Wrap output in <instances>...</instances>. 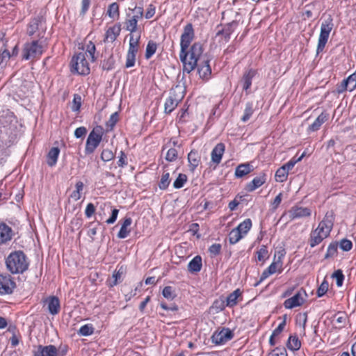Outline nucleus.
Here are the masks:
<instances>
[{
  "instance_id": "obj_30",
  "label": "nucleus",
  "mask_w": 356,
  "mask_h": 356,
  "mask_svg": "<svg viewBox=\"0 0 356 356\" xmlns=\"http://www.w3.org/2000/svg\"><path fill=\"white\" fill-rule=\"evenodd\" d=\"M232 33V26L229 24L227 26L218 31L216 34L217 37L220 38V42L226 44L230 39V35Z\"/></svg>"
},
{
  "instance_id": "obj_56",
  "label": "nucleus",
  "mask_w": 356,
  "mask_h": 356,
  "mask_svg": "<svg viewBox=\"0 0 356 356\" xmlns=\"http://www.w3.org/2000/svg\"><path fill=\"white\" fill-rule=\"evenodd\" d=\"M335 321L339 327H342L345 325L347 321V316L343 313H339L335 316Z\"/></svg>"
},
{
  "instance_id": "obj_63",
  "label": "nucleus",
  "mask_w": 356,
  "mask_h": 356,
  "mask_svg": "<svg viewBox=\"0 0 356 356\" xmlns=\"http://www.w3.org/2000/svg\"><path fill=\"white\" fill-rule=\"evenodd\" d=\"M110 210L111 211V215L110 218L106 220V222L108 225L113 224L116 221L119 213V210L118 209L112 207Z\"/></svg>"
},
{
  "instance_id": "obj_37",
  "label": "nucleus",
  "mask_w": 356,
  "mask_h": 356,
  "mask_svg": "<svg viewBox=\"0 0 356 356\" xmlns=\"http://www.w3.org/2000/svg\"><path fill=\"white\" fill-rule=\"evenodd\" d=\"M107 15L113 19H118L120 16L119 6L117 3H112L107 10Z\"/></svg>"
},
{
  "instance_id": "obj_12",
  "label": "nucleus",
  "mask_w": 356,
  "mask_h": 356,
  "mask_svg": "<svg viewBox=\"0 0 356 356\" xmlns=\"http://www.w3.org/2000/svg\"><path fill=\"white\" fill-rule=\"evenodd\" d=\"M306 296L307 294L305 290H299L293 296L284 301V307L286 309H293L302 305L305 302V297Z\"/></svg>"
},
{
  "instance_id": "obj_54",
  "label": "nucleus",
  "mask_w": 356,
  "mask_h": 356,
  "mask_svg": "<svg viewBox=\"0 0 356 356\" xmlns=\"http://www.w3.org/2000/svg\"><path fill=\"white\" fill-rule=\"evenodd\" d=\"M178 153L177 149H175V148L169 149L165 155V159L169 162H173L176 161Z\"/></svg>"
},
{
  "instance_id": "obj_47",
  "label": "nucleus",
  "mask_w": 356,
  "mask_h": 356,
  "mask_svg": "<svg viewBox=\"0 0 356 356\" xmlns=\"http://www.w3.org/2000/svg\"><path fill=\"white\" fill-rule=\"evenodd\" d=\"M81 97L78 95L75 94L73 97V100L72 102L71 109L74 112H78L80 110V108L81 106Z\"/></svg>"
},
{
  "instance_id": "obj_40",
  "label": "nucleus",
  "mask_w": 356,
  "mask_h": 356,
  "mask_svg": "<svg viewBox=\"0 0 356 356\" xmlns=\"http://www.w3.org/2000/svg\"><path fill=\"white\" fill-rule=\"evenodd\" d=\"M156 49L157 44L152 40L149 41L146 47L145 58L149 59L156 53Z\"/></svg>"
},
{
  "instance_id": "obj_53",
  "label": "nucleus",
  "mask_w": 356,
  "mask_h": 356,
  "mask_svg": "<svg viewBox=\"0 0 356 356\" xmlns=\"http://www.w3.org/2000/svg\"><path fill=\"white\" fill-rule=\"evenodd\" d=\"M328 287V282L324 280L317 289V296L322 297L324 296L327 293Z\"/></svg>"
},
{
  "instance_id": "obj_14",
  "label": "nucleus",
  "mask_w": 356,
  "mask_h": 356,
  "mask_svg": "<svg viewBox=\"0 0 356 356\" xmlns=\"http://www.w3.org/2000/svg\"><path fill=\"white\" fill-rule=\"evenodd\" d=\"M12 228L4 222H0V245L8 244L13 238Z\"/></svg>"
},
{
  "instance_id": "obj_49",
  "label": "nucleus",
  "mask_w": 356,
  "mask_h": 356,
  "mask_svg": "<svg viewBox=\"0 0 356 356\" xmlns=\"http://www.w3.org/2000/svg\"><path fill=\"white\" fill-rule=\"evenodd\" d=\"M332 277L336 279L337 286L340 287L343 285L344 280V275L341 270L339 269L334 272Z\"/></svg>"
},
{
  "instance_id": "obj_35",
  "label": "nucleus",
  "mask_w": 356,
  "mask_h": 356,
  "mask_svg": "<svg viewBox=\"0 0 356 356\" xmlns=\"http://www.w3.org/2000/svg\"><path fill=\"white\" fill-rule=\"evenodd\" d=\"M41 24V20L39 18L33 19L27 28V34L29 36H33L39 29Z\"/></svg>"
},
{
  "instance_id": "obj_39",
  "label": "nucleus",
  "mask_w": 356,
  "mask_h": 356,
  "mask_svg": "<svg viewBox=\"0 0 356 356\" xmlns=\"http://www.w3.org/2000/svg\"><path fill=\"white\" fill-rule=\"evenodd\" d=\"M254 113L253 103L252 102H247L245 104V108L244 110V113L241 117V121L243 122H246L250 120L251 116Z\"/></svg>"
},
{
  "instance_id": "obj_26",
  "label": "nucleus",
  "mask_w": 356,
  "mask_h": 356,
  "mask_svg": "<svg viewBox=\"0 0 356 356\" xmlns=\"http://www.w3.org/2000/svg\"><path fill=\"white\" fill-rule=\"evenodd\" d=\"M202 266V257L199 255L195 256L188 264V270L192 273H197L201 270Z\"/></svg>"
},
{
  "instance_id": "obj_45",
  "label": "nucleus",
  "mask_w": 356,
  "mask_h": 356,
  "mask_svg": "<svg viewBox=\"0 0 356 356\" xmlns=\"http://www.w3.org/2000/svg\"><path fill=\"white\" fill-rule=\"evenodd\" d=\"M170 183L169 172H163L159 184V187L161 190H165Z\"/></svg>"
},
{
  "instance_id": "obj_16",
  "label": "nucleus",
  "mask_w": 356,
  "mask_h": 356,
  "mask_svg": "<svg viewBox=\"0 0 356 356\" xmlns=\"http://www.w3.org/2000/svg\"><path fill=\"white\" fill-rule=\"evenodd\" d=\"M197 72L200 77L204 80H209L211 75V69L208 59L202 60L197 65Z\"/></svg>"
},
{
  "instance_id": "obj_58",
  "label": "nucleus",
  "mask_w": 356,
  "mask_h": 356,
  "mask_svg": "<svg viewBox=\"0 0 356 356\" xmlns=\"http://www.w3.org/2000/svg\"><path fill=\"white\" fill-rule=\"evenodd\" d=\"M267 356H288L284 348H275Z\"/></svg>"
},
{
  "instance_id": "obj_43",
  "label": "nucleus",
  "mask_w": 356,
  "mask_h": 356,
  "mask_svg": "<svg viewBox=\"0 0 356 356\" xmlns=\"http://www.w3.org/2000/svg\"><path fill=\"white\" fill-rule=\"evenodd\" d=\"M94 332V327L91 324H86L80 327L78 331V334L80 336H90Z\"/></svg>"
},
{
  "instance_id": "obj_3",
  "label": "nucleus",
  "mask_w": 356,
  "mask_h": 356,
  "mask_svg": "<svg viewBox=\"0 0 356 356\" xmlns=\"http://www.w3.org/2000/svg\"><path fill=\"white\" fill-rule=\"evenodd\" d=\"M6 266L12 274L23 273L29 267L25 254L21 251H14L6 258Z\"/></svg>"
},
{
  "instance_id": "obj_64",
  "label": "nucleus",
  "mask_w": 356,
  "mask_h": 356,
  "mask_svg": "<svg viewBox=\"0 0 356 356\" xmlns=\"http://www.w3.org/2000/svg\"><path fill=\"white\" fill-rule=\"evenodd\" d=\"M339 246L343 251H349L353 247V243L350 240L343 239L341 241Z\"/></svg>"
},
{
  "instance_id": "obj_42",
  "label": "nucleus",
  "mask_w": 356,
  "mask_h": 356,
  "mask_svg": "<svg viewBox=\"0 0 356 356\" xmlns=\"http://www.w3.org/2000/svg\"><path fill=\"white\" fill-rule=\"evenodd\" d=\"M289 172L285 170L284 168L281 166L275 172V180L277 182H284L287 179Z\"/></svg>"
},
{
  "instance_id": "obj_33",
  "label": "nucleus",
  "mask_w": 356,
  "mask_h": 356,
  "mask_svg": "<svg viewBox=\"0 0 356 356\" xmlns=\"http://www.w3.org/2000/svg\"><path fill=\"white\" fill-rule=\"evenodd\" d=\"M282 257H278V259L277 261H273L266 269L268 270V273L271 275L275 273L277 271L279 273H281L282 270Z\"/></svg>"
},
{
  "instance_id": "obj_6",
  "label": "nucleus",
  "mask_w": 356,
  "mask_h": 356,
  "mask_svg": "<svg viewBox=\"0 0 356 356\" xmlns=\"http://www.w3.org/2000/svg\"><path fill=\"white\" fill-rule=\"evenodd\" d=\"M184 97V90L181 86H176L172 88L164 104V112L167 114L172 112Z\"/></svg>"
},
{
  "instance_id": "obj_60",
  "label": "nucleus",
  "mask_w": 356,
  "mask_h": 356,
  "mask_svg": "<svg viewBox=\"0 0 356 356\" xmlns=\"http://www.w3.org/2000/svg\"><path fill=\"white\" fill-rule=\"evenodd\" d=\"M93 225V222H90L88 227L89 229L88 231L87 235L91 238L92 241L95 240V236L97 233L98 226L99 225V223L98 222L97 225L95 227H92Z\"/></svg>"
},
{
  "instance_id": "obj_13",
  "label": "nucleus",
  "mask_w": 356,
  "mask_h": 356,
  "mask_svg": "<svg viewBox=\"0 0 356 356\" xmlns=\"http://www.w3.org/2000/svg\"><path fill=\"white\" fill-rule=\"evenodd\" d=\"M291 220L309 217L312 215V210L307 207L293 206L289 211Z\"/></svg>"
},
{
  "instance_id": "obj_9",
  "label": "nucleus",
  "mask_w": 356,
  "mask_h": 356,
  "mask_svg": "<svg viewBox=\"0 0 356 356\" xmlns=\"http://www.w3.org/2000/svg\"><path fill=\"white\" fill-rule=\"evenodd\" d=\"M194 38V29L191 24H186L181 35L180 47L181 53L187 50Z\"/></svg>"
},
{
  "instance_id": "obj_41",
  "label": "nucleus",
  "mask_w": 356,
  "mask_h": 356,
  "mask_svg": "<svg viewBox=\"0 0 356 356\" xmlns=\"http://www.w3.org/2000/svg\"><path fill=\"white\" fill-rule=\"evenodd\" d=\"M96 51V47L95 44L90 41L86 47V51L84 52H87V57L88 60H90L91 62H94L96 60V58L95 56V53Z\"/></svg>"
},
{
  "instance_id": "obj_5",
  "label": "nucleus",
  "mask_w": 356,
  "mask_h": 356,
  "mask_svg": "<svg viewBox=\"0 0 356 356\" xmlns=\"http://www.w3.org/2000/svg\"><path fill=\"white\" fill-rule=\"evenodd\" d=\"M104 134L103 128L96 126L90 132L86 142L85 154L90 155L94 153L102 140Z\"/></svg>"
},
{
  "instance_id": "obj_36",
  "label": "nucleus",
  "mask_w": 356,
  "mask_h": 356,
  "mask_svg": "<svg viewBox=\"0 0 356 356\" xmlns=\"http://www.w3.org/2000/svg\"><path fill=\"white\" fill-rule=\"evenodd\" d=\"M138 21V20L133 16L129 19H127L124 22L125 29L129 31L131 34H133L137 30Z\"/></svg>"
},
{
  "instance_id": "obj_57",
  "label": "nucleus",
  "mask_w": 356,
  "mask_h": 356,
  "mask_svg": "<svg viewBox=\"0 0 356 356\" xmlns=\"http://www.w3.org/2000/svg\"><path fill=\"white\" fill-rule=\"evenodd\" d=\"M162 294L165 298L168 300H172L175 296L174 294L172 287L170 286L164 287V289H163Z\"/></svg>"
},
{
  "instance_id": "obj_59",
  "label": "nucleus",
  "mask_w": 356,
  "mask_h": 356,
  "mask_svg": "<svg viewBox=\"0 0 356 356\" xmlns=\"http://www.w3.org/2000/svg\"><path fill=\"white\" fill-rule=\"evenodd\" d=\"M221 248L222 246L220 243H214L209 247V252L212 257H215L220 254Z\"/></svg>"
},
{
  "instance_id": "obj_24",
  "label": "nucleus",
  "mask_w": 356,
  "mask_h": 356,
  "mask_svg": "<svg viewBox=\"0 0 356 356\" xmlns=\"http://www.w3.org/2000/svg\"><path fill=\"white\" fill-rule=\"evenodd\" d=\"M188 161L189 163V169L193 172L200 163V156L197 152L193 150L191 151L188 154Z\"/></svg>"
},
{
  "instance_id": "obj_51",
  "label": "nucleus",
  "mask_w": 356,
  "mask_h": 356,
  "mask_svg": "<svg viewBox=\"0 0 356 356\" xmlns=\"http://www.w3.org/2000/svg\"><path fill=\"white\" fill-rule=\"evenodd\" d=\"M122 274V268L121 267L118 271H115L112 276V280L109 282L110 286H115L121 279Z\"/></svg>"
},
{
  "instance_id": "obj_32",
  "label": "nucleus",
  "mask_w": 356,
  "mask_h": 356,
  "mask_svg": "<svg viewBox=\"0 0 356 356\" xmlns=\"http://www.w3.org/2000/svg\"><path fill=\"white\" fill-rule=\"evenodd\" d=\"M342 86L343 90L353 91L356 88V72L350 75L346 79L343 80Z\"/></svg>"
},
{
  "instance_id": "obj_46",
  "label": "nucleus",
  "mask_w": 356,
  "mask_h": 356,
  "mask_svg": "<svg viewBox=\"0 0 356 356\" xmlns=\"http://www.w3.org/2000/svg\"><path fill=\"white\" fill-rule=\"evenodd\" d=\"M187 181V176L180 173L173 183V187L179 189L182 188Z\"/></svg>"
},
{
  "instance_id": "obj_18",
  "label": "nucleus",
  "mask_w": 356,
  "mask_h": 356,
  "mask_svg": "<svg viewBox=\"0 0 356 356\" xmlns=\"http://www.w3.org/2000/svg\"><path fill=\"white\" fill-rule=\"evenodd\" d=\"M225 146L223 143H218L211 151V161L216 165L219 164L225 152Z\"/></svg>"
},
{
  "instance_id": "obj_48",
  "label": "nucleus",
  "mask_w": 356,
  "mask_h": 356,
  "mask_svg": "<svg viewBox=\"0 0 356 356\" xmlns=\"http://www.w3.org/2000/svg\"><path fill=\"white\" fill-rule=\"evenodd\" d=\"M257 260L264 261L268 257V251L266 245H261L257 251Z\"/></svg>"
},
{
  "instance_id": "obj_25",
  "label": "nucleus",
  "mask_w": 356,
  "mask_h": 356,
  "mask_svg": "<svg viewBox=\"0 0 356 356\" xmlns=\"http://www.w3.org/2000/svg\"><path fill=\"white\" fill-rule=\"evenodd\" d=\"M140 39V35H138L135 37L134 34H130L128 53L136 56L138 51Z\"/></svg>"
},
{
  "instance_id": "obj_29",
  "label": "nucleus",
  "mask_w": 356,
  "mask_h": 356,
  "mask_svg": "<svg viewBox=\"0 0 356 356\" xmlns=\"http://www.w3.org/2000/svg\"><path fill=\"white\" fill-rule=\"evenodd\" d=\"M59 154L60 149L58 147H54L50 149L47 158V163L49 166L52 167L56 164Z\"/></svg>"
},
{
  "instance_id": "obj_55",
  "label": "nucleus",
  "mask_w": 356,
  "mask_h": 356,
  "mask_svg": "<svg viewBox=\"0 0 356 356\" xmlns=\"http://www.w3.org/2000/svg\"><path fill=\"white\" fill-rule=\"evenodd\" d=\"M305 153H303L298 159H292L289 161H288L286 163L282 165L283 168H285V170L289 172V170H291L295 165V164L301 161L302 159L304 157Z\"/></svg>"
},
{
  "instance_id": "obj_15",
  "label": "nucleus",
  "mask_w": 356,
  "mask_h": 356,
  "mask_svg": "<svg viewBox=\"0 0 356 356\" xmlns=\"http://www.w3.org/2000/svg\"><path fill=\"white\" fill-rule=\"evenodd\" d=\"M57 348L53 345H39L33 353V356H57Z\"/></svg>"
},
{
  "instance_id": "obj_61",
  "label": "nucleus",
  "mask_w": 356,
  "mask_h": 356,
  "mask_svg": "<svg viewBox=\"0 0 356 356\" xmlns=\"http://www.w3.org/2000/svg\"><path fill=\"white\" fill-rule=\"evenodd\" d=\"M136 55H134L132 54H129L127 52V56H126V63L125 67L127 68H129L131 67H134L136 63Z\"/></svg>"
},
{
  "instance_id": "obj_10",
  "label": "nucleus",
  "mask_w": 356,
  "mask_h": 356,
  "mask_svg": "<svg viewBox=\"0 0 356 356\" xmlns=\"http://www.w3.org/2000/svg\"><path fill=\"white\" fill-rule=\"evenodd\" d=\"M16 284L9 275H0V295H8L13 292Z\"/></svg>"
},
{
  "instance_id": "obj_62",
  "label": "nucleus",
  "mask_w": 356,
  "mask_h": 356,
  "mask_svg": "<svg viewBox=\"0 0 356 356\" xmlns=\"http://www.w3.org/2000/svg\"><path fill=\"white\" fill-rule=\"evenodd\" d=\"M10 57V52L4 49L1 54H0V66L2 67H3L7 61L9 60Z\"/></svg>"
},
{
  "instance_id": "obj_4",
  "label": "nucleus",
  "mask_w": 356,
  "mask_h": 356,
  "mask_svg": "<svg viewBox=\"0 0 356 356\" xmlns=\"http://www.w3.org/2000/svg\"><path fill=\"white\" fill-rule=\"evenodd\" d=\"M87 52L75 54L70 61V71L73 74L87 75L90 73V64Z\"/></svg>"
},
{
  "instance_id": "obj_2",
  "label": "nucleus",
  "mask_w": 356,
  "mask_h": 356,
  "mask_svg": "<svg viewBox=\"0 0 356 356\" xmlns=\"http://www.w3.org/2000/svg\"><path fill=\"white\" fill-rule=\"evenodd\" d=\"M202 45L200 42H195L188 51L185 50L184 54L180 51L179 58L183 64V71L189 74L197 66V61L200 60L202 54Z\"/></svg>"
},
{
  "instance_id": "obj_21",
  "label": "nucleus",
  "mask_w": 356,
  "mask_h": 356,
  "mask_svg": "<svg viewBox=\"0 0 356 356\" xmlns=\"http://www.w3.org/2000/svg\"><path fill=\"white\" fill-rule=\"evenodd\" d=\"M255 74V70L250 69L245 71L243 75V77L241 80V83L242 84L243 89L245 90L247 93H248V90L250 89L252 85V79Z\"/></svg>"
},
{
  "instance_id": "obj_50",
  "label": "nucleus",
  "mask_w": 356,
  "mask_h": 356,
  "mask_svg": "<svg viewBox=\"0 0 356 356\" xmlns=\"http://www.w3.org/2000/svg\"><path fill=\"white\" fill-rule=\"evenodd\" d=\"M286 315H284L283 316V319H282V322H280V324L278 325V326L273 330L272 334H273V336L278 337L281 334L282 332L284 330V329L286 326Z\"/></svg>"
},
{
  "instance_id": "obj_44",
  "label": "nucleus",
  "mask_w": 356,
  "mask_h": 356,
  "mask_svg": "<svg viewBox=\"0 0 356 356\" xmlns=\"http://www.w3.org/2000/svg\"><path fill=\"white\" fill-rule=\"evenodd\" d=\"M243 235L239 233V231L236 228L233 229L229 234V241L231 244H235L238 242L242 238Z\"/></svg>"
},
{
  "instance_id": "obj_19",
  "label": "nucleus",
  "mask_w": 356,
  "mask_h": 356,
  "mask_svg": "<svg viewBox=\"0 0 356 356\" xmlns=\"http://www.w3.org/2000/svg\"><path fill=\"white\" fill-rule=\"evenodd\" d=\"M120 31L121 25L120 24H116L114 26L108 28L106 31L104 41L108 42H113L120 35Z\"/></svg>"
},
{
  "instance_id": "obj_8",
  "label": "nucleus",
  "mask_w": 356,
  "mask_h": 356,
  "mask_svg": "<svg viewBox=\"0 0 356 356\" xmlns=\"http://www.w3.org/2000/svg\"><path fill=\"white\" fill-rule=\"evenodd\" d=\"M334 24L332 19L328 18L324 20L321 24V31L318 40L316 49L317 54L322 52L327 42L330 32L333 29Z\"/></svg>"
},
{
  "instance_id": "obj_11",
  "label": "nucleus",
  "mask_w": 356,
  "mask_h": 356,
  "mask_svg": "<svg viewBox=\"0 0 356 356\" xmlns=\"http://www.w3.org/2000/svg\"><path fill=\"white\" fill-rule=\"evenodd\" d=\"M234 334L229 328H222L220 331L215 332L211 336V341L216 345L225 344L231 340Z\"/></svg>"
},
{
  "instance_id": "obj_1",
  "label": "nucleus",
  "mask_w": 356,
  "mask_h": 356,
  "mask_svg": "<svg viewBox=\"0 0 356 356\" xmlns=\"http://www.w3.org/2000/svg\"><path fill=\"white\" fill-rule=\"evenodd\" d=\"M333 227V216L327 212L318 227L310 233L309 245L314 248L329 236Z\"/></svg>"
},
{
  "instance_id": "obj_22",
  "label": "nucleus",
  "mask_w": 356,
  "mask_h": 356,
  "mask_svg": "<svg viewBox=\"0 0 356 356\" xmlns=\"http://www.w3.org/2000/svg\"><path fill=\"white\" fill-rule=\"evenodd\" d=\"M329 118V115L325 112H322L314 120V122L310 124L307 129L309 132H314L318 131L322 124L325 123Z\"/></svg>"
},
{
  "instance_id": "obj_27",
  "label": "nucleus",
  "mask_w": 356,
  "mask_h": 356,
  "mask_svg": "<svg viewBox=\"0 0 356 356\" xmlns=\"http://www.w3.org/2000/svg\"><path fill=\"white\" fill-rule=\"evenodd\" d=\"M242 293L239 289L234 290L226 298V305L228 307H233L238 303V299L241 297Z\"/></svg>"
},
{
  "instance_id": "obj_28",
  "label": "nucleus",
  "mask_w": 356,
  "mask_h": 356,
  "mask_svg": "<svg viewBox=\"0 0 356 356\" xmlns=\"http://www.w3.org/2000/svg\"><path fill=\"white\" fill-rule=\"evenodd\" d=\"M287 348L293 352L298 350L301 348V341L296 334L290 335L286 344Z\"/></svg>"
},
{
  "instance_id": "obj_34",
  "label": "nucleus",
  "mask_w": 356,
  "mask_h": 356,
  "mask_svg": "<svg viewBox=\"0 0 356 356\" xmlns=\"http://www.w3.org/2000/svg\"><path fill=\"white\" fill-rule=\"evenodd\" d=\"M252 221L250 218H247L241 222L236 229L239 231V233L244 236L251 229Z\"/></svg>"
},
{
  "instance_id": "obj_20",
  "label": "nucleus",
  "mask_w": 356,
  "mask_h": 356,
  "mask_svg": "<svg viewBox=\"0 0 356 356\" xmlns=\"http://www.w3.org/2000/svg\"><path fill=\"white\" fill-rule=\"evenodd\" d=\"M49 312L51 315H56L59 313L60 309V305L59 299L56 296H51L46 300Z\"/></svg>"
},
{
  "instance_id": "obj_38",
  "label": "nucleus",
  "mask_w": 356,
  "mask_h": 356,
  "mask_svg": "<svg viewBox=\"0 0 356 356\" xmlns=\"http://www.w3.org/2000/svg\"><path fill=\"white\" fill-rule=\"evenodd\" d=\"M227 307L225 300H223L222 298L217 299L216 300L211 307V309L214 313H219L220 312H222L225 309V308Z\"/></svg>"
},
{
  "instance_id": "obj_52",
  "label": "nucleus",
  "mask_w": 356,
  "mask_h": 356,
  "mask_svg": "<svg viewBox=\"0 0 356 356\" xmlns=\"http://www.w3.org/2000/svg\"><path fill=\"white\" fill-rule=\"evenodd\" d=\"M115 155L113 152L108 149H105L102 151L101 154V159L104 162H108L113 159Z\"/></svg>"
},
{
  "instance_id": "obj_7",
  "label": "nucleus",
  "mask_w": 356,
  "mask_h": 356,
  "mask_svg": "<svg viewBox=\"0 0 356 356\" xmlns=\"http://www.w3.org/2000/svg\"><path fill=\"white\" fill-rule=\"evenodd\" d=\"M44 51V46L39 40H33L26 42L22 50V58L24 60L39 58Z\"/></svg>"
},
{
  "instance_id": "obj_17",
  "label": "nucleus",
  "mask_w": 356,
  "mask_h": 356,
  "mask_svg": "<svg viewBox=\"0 0 356 356\" xmlns=\"http://www.w3.org/2000/svg\"><path fill=\"white\" fill-rule=\"evenodd\" d=\"M266 181V175L264 172L259 174V176L255 177L252 181L248 183L246 186V190L248 192H252L257 188L262 186Z\"/></svg>"
},
{
  "instance_id": "obj_31",
  "label": "nucleus",
  "mask_w": 356,
  "mask_h": 356,
  "mask_svg": "<svg viewBox=\"0 0 356 356\" xmlns=\"http://www.w3.org/2000/svg\"><path fill=\"white\" fill-rule=\"evenodd\" d=\"M252 170V166L250 163H242L236 167L235 170V176L238 178H241L249 174Z\"/></svg>"
},
{
  "instance_id": "obj_23",
  "label": "nucleus",
  "mask_w": 356,
  "mask_h": 356,
  "mask_svg": "<svg viewBox=\"0 0 356 356\" xmlns=\"http://www.w3.org/2000/svg\"><path fill=\"white\" fill-rule=\"evenodd\" d=\"M132 223V219L130 217H125L123 220V222L121 225L120 229L118 234V237L119 238H127L131 232V229H129V227Z\"/></svg>"
}]
</instances>
